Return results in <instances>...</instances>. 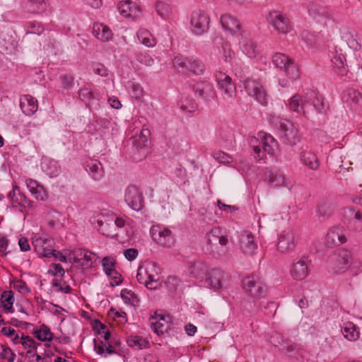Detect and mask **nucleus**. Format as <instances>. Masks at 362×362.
Masks as SVG:
<instances>
[{
    "instance_id": "nucleus-23",
    "label": "nucleus",
    "mask_w": 362,
    "mask_h": 362,
    "mask_svg": "<svg viewBox=\"0 0 362 362\" xmlns=\"http://www.w3.org/2000/svg\"><path fill=\"white\" fill-rule=\"evenodd\" d=\"M20 108L25 115L33 116L38 110V101L29 94L22 95L20 97Z\"/></svg>"
},
{
    "instance_id": "nucleus-19",
    "label": "nucleus",
    "mask_w": 362,
    "mask_h": 362,
    "mask_svg": "<svg viewBox=\"0 0 362 362\" xmlns=\"http://www.w3.org/2000/svg\"><path fill=\"white\" fill-rule=\"evenodd\" d=\"M94 255L83 249H75L69 252V257L76 263L79 264L83 268L91 267L93 263V256Z\"/></svg>"
},
{
    "instance_id": "nucleus-55",
    "label": "nucleus",
    "mask_w": 362,
    "mask_h": 362,
    "mask_svg": "<svg viewBox=\"0 0 362 362\" xmlns=\"http://www.w3.org/2000/svg\"><path fill=\"white\" fill-rule=\"evenodd\" d=\"M48 273L54 276L64 277L65 270L60 264L52 263L49 267Z\"/></svg>"
},
{
    "instance_id": "nucleus-22",
    "label": "nucleus",
    "mask_w": 362,
    "mask_h": 362,
    "mask_svg": "<svg viewBox=\"0 0 362 362\" xmlns=\"http://www.w3.org/2000/svg\"><path fill=\"white\" fill-rule=\"evenodd\" d=\"M240 247L242 252L247 255H254L257 250V244L254 236L249 231H243L240 235Z\"/></svg>"
},
{
    "instance_id": "nucleus-38",
    "label": "nucleus",
    "mask_w": 362,
    "mask_h": 362,
    "mask_svg": "<svg viewBox=\"0 0 362 362\" xmlns=\"http://www.w3.org/2000/svg\"><path fill=\"white\" fill-rule=\"evenodd\" d=\"M220 57L226 62H230L234 57V52L231 49L230 44L222 39L217 43Z\"/></svg>"
},
{
    "instance_id": "nucleus-30",
    "label": "nucleus",
    "mask_w": 362,
    "mask_h": 362,
    "mask_svg": "<svg viewBox=\"0 0 362 362\" xmlns=\"http://www.w3.org/2000/svg\"><path fill=\"white\" fill-rule=\"evenodd\" d=\"M221 23L223 28L228 30L230 33L233 35L240 33V35H243L242 33L240 31V22L231 15L228 13L222 15L221 17Z\"/></svg>"
},
{
    "instance_id": "nucleus-32",
    "label": "nucleus",
    "mask_w": 362,
    "mask_h": 362,
    "mask_svg": "<svg viewBox=\"0 0 362 362\" xmlns=\"http://www.w3.org/2000/svg\"><path fill=\"white\" fill-rule=\"evenodd\" d=\"M42 170L51 177L58 176L61 173V167L57 160L45 158L42 160Z\"/></svg>"
},
{
    "instance_id": "nucleus-26",
    "label": "nucleus",
    "mask_w": 362,
    "mask_h": 362,
    "mask_svg": "<svg viewBox=\"0 0 362 362\" xmlns=\"http://www.w3.org/2000/svg\"><path fill=\"white\" fill-rule=\"evenodd\" d=\"M85 169L94 180H100L104 176V168L102 163L95 159H90L85 163Z\"/></svg>"
},
{
    "instance_id": "nucleus-6",
    "label": "nucleus",
    "mask_w": 362,
    "mask_h": 362,
    "mask_svg": "<svg viewBox=\"0 0 362 362\" xmlns=\"http://www.w3.org/2000/svg\"><path fill=\"white\" fill-rule=\"evenodd\" d=\"M243 86L248 95L254 98L259 104L267 105V94L259 80L247 78L243 81Z\"/></svg>"
},
{
    "instance_id": "nucleus-3",
    "label": "nucleus",
    "mask_w": 362,
    "mask_h": 362,
    "mask_svg": "<svg viewBox=\"0 0 362 362\" xmlns=\"http://www.w3.org/2000/svg\"><path fill=\"white\" fill-rule=\"evenodd\" d=\"M137 281L148 289H155L159 285L160 268L153 262H146L137 270Z\"/></svg>"
},
{
    "instance_id": "nucleus-45",
    "label": "nucleus",
    "mask_w": 362,
    "mask_h": 362,
    "mask_svg": "<svg viewBox=\"0 0 362 362\" xmlns=\"http://www.w3.org/2000/svg\"><path fill=\"white\" fill-rule=\"evenodd\" d=\"M206 272V265L203 262H194L191 267L190 274L197 279L202 280Z\"/></svg>"
},
{
    "instance_id": "nucleus-50",
    "label": "nucleus",
    "mask_w": 362,
    "mask_h": 362,
    "mask_svg": "<svg viewBox=\"0 0 362 362\" xmlns=\"http://www.w3.org/2000/svg\"><path fill=\"white\" fill-rule=\"evenodd\" d=\"M52 286L56 288L57 291L64 293H70L72 291V288L66 281L62 279H54L52 281Z\"/></svg>"
},
{
    "instance_id": "nucleus-34",
    "label": "nucleus",
    "mask_w": 362,
    "mask_h": 362,
    "mask_svg": "<svg viewBox=\"0 0 362 362\" xmlns=\"http://www.w3.org/2000/svg\"><path fill=\"white\" fill-rule=\"evenodd\" d=\"M239 43L243 52L248 57L255 58L259 53L257 45L247 37H243Z\"/></svg>"
},
{
    "instance_id": "nucleus-41",
    "label": "nucleus",
    "mask_w": 362,
    "mask_h": 362,
    "mask_svg": "<svg viewBox=\"0 0 362 362\" xmlns=\"http://www.w3.org/2000/svg\"><path fill=\"white\" fill-rule=\"evenodd\" d=\"M155 8L158 15L163 19H168L172 16L173 11L171 5L166 1H156Z\"/></svg>"
},
{
    "instance_id": "nucleus-27",
    "label": "nucleus",
    "mask_w": 362,
    "mask_h": 362,
    "mask_svg": "<svg viewBox=\"0 0 362 362\" xmlns=\"http://www.w3.org/2000/svg\"><path fill=\"white\" fill-rule=\"evenodd\" d=\"M271 124L281 132L282 136H288L293 133V124L291 121L279 117H273L270 119Z\"/></svg>"
},
{
    "instance_id": "nucleus-28",
    "label": "nucleus",
    "mask_w": 362,
    "mask_h": 362,
    "mask_svg": "<svg viewBox=\"0 0 362 362\" xmlns=\"http://www.w3.org/2000/svg\"><path fill=\"white\" fill-rule=\"evenodd\" d=\"M8 197L13 204L24 208H32L33 202L23 194L17 186H14L13 190L8 194Z\"/></svg>"
},
{
    "instance_id": "nucleus-33",
    "label": "nucleus",
    "mask_w": 362,
    "mask_h": 362,
    "mask_svg": "<svg viewBox=\"0 0 362 362\" xmlns=\"http://www.w3.org/2000/svg\"><path fill=\"white\" fill-rule=\"evenodd\" d=\"M310 263V260L305 255H303L296 262V280H303L306 278L309 274L308 265Z\"/></svg>"
},
{
    "instance_id": "nucleus-4",
    "label": "nucleus",
    "mask_w": 362,
    "mask_h": 362,
    "mask_svg": "<svg viewBox=\"0 0 362 362\" xmlns=\"http://www.w3.org/2000/svg\"><path fill=\"white\" fill-rule=\"evenodd\" d=\"M206 251L215 257H221L225 254L223 248L228 243V238L221 234L219 228H212L206 236Z\"/></svg>"
},
{
    "instance_id": "nucleus-59",
    "label": "nucleus",
    "mask_w": 362,
    "mask_h": 362,
    "mask_svg": "<svg viewBox=\"0 0 362 362\" xmlns=\"http://www.w3.org/2000/svg\"><path fill=\"white\" fill-rule=\"evenodd\" d=\"M136 59L139 62L148 66L154 64V59L147 53H139L136 55Z\"/></svg>"
},
{
    "instance_id": "nucleus-56",
    "label": "nucleus",
    "mask_w": 362,
    "mask_h": 362,
    "mask_svg": "<svg viewBox=\"0 0 362 362\" xmlns=\"http://www.w3.org/2000/svg\"><path fill=\"white\" fill-rule=\"evenodd\" d=\"M23 345L25 349H28V353H31L30 349L35 348V341L29 336H25L22 334L20 337V343Z\"/></svg>"
},
{
    "instance_id": "nucleus-31",
    "label": "nucleus",
    "mask_w": 362,
    "mask_h": 362,
    "mask_svg": "<svg viewBox=\"0 0 362 362\" xmlns=\"http://www.w3.org/2000/svg\"><path fill=\"white\" fill-rule=\"evenodd\" d=\"M25 182L28 190L36 199L44 201L47 199V195L45 188L36 180L33 179H27Z\"/></svg>"
},
{
    "instance_id": "nucleus-58",
    "label": "nucleus",
    "mask_w": 362,
    "mask_h": 362,
    "mask_svg": "<svg viewBox=\"0 0 362 362\" xmlns=\"http://www.w3.org/2000/svg\"><path fill=\"white\" fill-rule=\"evenodd\" d=\"M121 296L126 302H129L131 304H134L137 300L136 295L132 291L127 288L122 290Z\"/></svg>"
},
{
    "instance_id": "nucleus-62",
    "label": "nucleus",
    "mask_w": 362,
    "mask_h": 362,
    "mask_svg": "<svg viewBox=\"0 0 362 362\" xmlns=\"http://www.w3.org/2000/svg\"><path fill=\"white\" fill-rule=\"evenodd\" d=\"M62 87L64 89H69L74 85V77L71 75L65 74L62 75L59 77Z\"/></svg>"
},
{
    "instance_id": "nucleus-2",
    "label": "nucleus",
    "mask_w": 362,
    "mask_h": 362,
    "mask_svg": "<svg viewBox=\"0 0 362 362\" xmlns=\"http://www.w3.org/2000/svg\"><path fill=\"white\" fill-rule=\"evenodd\" d=\"M250 142L256 154L255 158L259 160L266 158L267 154L273 156L278 149V144L275 139L264 132H259L258 139L252 138Z\"/></svg>"
},
{
    "instance_id": "nucleus-9",
    "label": "nucleus",
    "mask_w": 362,
    "mask_h": 362,
    "mask_svg": "<svg viewBox=\"0 0 362 362\" xmlns=\"http://www.w3.org/2000/svg\"><path fill=\"white\" fill-rule=\"evenodd\" d=\"M309 16L317 23L326 25L328 20L332 18L329 8L320 1H313L308 4Z\"/></svg>"
},
{
    "instance_id": "nucleus-16",
    "label": "nucleus",
    "mask_w": 362,
    "mask_h": 362,
    "mask_svg": "<svg viewBox=\"0 0 362 362\" xmlns=\"http://www.w3.org/2000/svg\"><path fill=\"white\" fill-rule=\"evenodd\" d=\"M151 327L158 335L163 334L171 329V317L169 315L155 313L149 318Z\"/></svg>"
},
{
    "instance_id": "nucleus-7",
    "label": "nucleus",
    "mask_w": 362,
    "mask_h": 362,
    "mask_svg": "<svg viewBox=\"0 0 362 362\" xmlns=\"http://www.w3.org/2000/svg\"><path fill=\"white\" fill-rule=\"evenodd\" d=\"M209 17L204 11L196 10L192 13L190 28L194 34L202 35L206 33L209 28Z\"/></svg>"
},
{
    "instance_id": "nucleus-21",
    "label": "nucleus",
    "mask_w": 362,
    "mask_h": 362,
    "mask_svg": "<svg viewBox=\"0 0 362 362\" xmlns=\"http://www.w3.org/2000/svg\"><path fill=\"white\" fill-rule=\"evenodd\" d=\"M347 107L356 114L362 113V94L355 89H349L344 96Z\"/></svg>"
},
{
    "instance_id": "nucleus-52",
    "label": "nucleus",
    "mask_w": 362,
    "mask_h": 362,
    "mask_svg": "<svg viewBox=\"0 0 362 362\" xmlns=\"http://www.w3.org/2000/svg\"><path fill=\"white\" fill-rule=\"evenodd\" d=\"M12 286L15 290L23 294L30 293L31 292L27 284L21 279L13 281Z\"/></svg>"
},
{
    "instance_id": "nucleus-49",
    "label": "nucleus",
    "mask_w": 362,
    "mask_h": 362,
    "mask_svg": "<svg viewBox=\"0 0 362 362\" xmlns=\"http://www.w3.org/2000/svg\"><path fill=\"white\" fill-rule=\"evenodd\" d=\"M205 66L203 62L199 59H190L188 62L187 70L195 74H202L204 73Z\"/></svg>"
},
{
    "instance_id": "nucleus-48",
    "label": "nucleus",
    "mask_w": 362,
    "mask_h": 362,
    "mask_svg": "<svg viewBox=\"0 0 362 362\" xmlns=\"http://www.w3.org/2000/svg\"><path fill=\"white\" fill-rule=\"evenodd\" d=\"M333 211L332 205L327 202L323 201L320 202L316 209L317 216L320 218H326L332 214Z\"/></svg>"
},
{
    "instance_id": "nucleus-40",
    "label": "nucleus",
    "mask_w": 362,
    "mask_h": 362,
    "mask_svg": "<svg viewBox=\"0 0 362 362\" xmlns=\"http://www.w3.org/2000/svg\"><path fill=\"white\" fill-rule=\"evenodd\" d=\"M127 343L129 346L137 350L148 349L150 347L149 341L139 335L129 336L127 338Z\"/></svg>"
},
{
    "instance_id": "nucleus-11",
    "label": "nucleus",
    "mask_w": 362,
    "mask_h": 362,
    "mask_svg": "<svg viewBox=\"0 0 362 362\" xmlns=\"http://www.w3.org/2000/svg\"><path fill=\"white\" fill-rule=\"evenodd\" d=\"M124 201L131 209L136 211L141 210L144 206L143 193L136 185H129L126 188Z\"/></svg>"
},
{
    "instance_id": "nucleus-46",
    "label": "nucleus",
    "mask_w": 362,
    "mask_h": 362,
    "mask_svg": "<svg viewBox=\"0 0 362 362\" xmlns=\"http://www.w3.org/2000/svg\"><path fill=\"white\" fill-rule=\"evenodd\" d=\"M34 335L42 341H50L53 339L52 332L45 325H40L39 329L35 330Z\"/></svg>"
},
{
    "instance_id": "nucleus-51",
    "label": "nucleus",
    "mask_w": 362,
    "mask_h": 362,
    "mask_svg": "<svg viewBox=\"0 0 362 362\" xmlns=\"http://www.w3.org/2000/svg\"><path fill=\"white\" fill-rule=\"evenodd\" d=\"M78 97L81 100L87 103L95 98V95L93 90L88 87H83L78 90Z\"/></svg>"
},
{
    "instance_id": "nucleus-20",
    "label": "nucleus",
    "mask_w": 362,
    "mask_h": 362,
    "mask_svg": "<svg viewBox=\"0 0 362 362\" xmlns=\"http://www.w3.org/2000/svg\"><path fill=\"white\" fill-rule=\"evenodd\" d=\"M35 250L44 257H50L54 251V241L52 238L40 236L33 241Z\"/></svg>"
},
{
    "instance_id": "nucleus-17",
    "label": "nucleus",
    "mask_w": 362,
    "mask_h": 362,
    "mask_svg": "<svg viewBox=\"0 0 362 362\" xmlns=\"http://www.w3.org/2000/svg\"><path fill=\"white\" fill-rule=\"evenodd\" d=\"M343 216L349 227L354 230H362V212L353 206L344 208Z\"/></svg>"
},
{
    "instance_id": "nucleus-57",
    "label": "nucleus",
    "mask_w": 362,
    "mask_h": 362,
    "mask_svg": "<svg viewBox=\"0 0 362 362\" xmlns=\"http://www.w3.org/2000/svg\"><path fill=\"white\" fill-rule=\"evenodd\" d=\"M302 39L308 47H312L315 44L317 37L308 30H303L302 33Z\"/></svg>"
},
{
    "instance_id": "nucleus-39",
    "label": "nucleus",
    "mask_w": 362,
    "mask_h": 362,
    "mask_svg": "<svg viewBox=\"0 0 362 362\" xmlns=\"http://www.w3.org/2000/svg\"><path fill=\"white\" fill-rule=\"evenodd\" d=\"M302 163L311 170H317L319 167V160L317 156L311 151H303L300 154Z\"/></svg>"
},
{
    "instance_id": "nucleus-8",
    "label": "nucleus",
    "mask_w": 362,
    "mask_h": 362,
    "mask_svg": "<svg viewBox=\"0 0 362 362\" xmlns=\"http://www.w3.org/2000/svg\"><path fill=\"white\" fill-rule=\"evenodd\" d=\"M90 221L103 235L113 237L117 235L115 231L113 219L110 214H98L96 217H92Z\"/></svg>"
},
{
    "instance_id": "nucleus-42",
    "label": "nucleus",
    "mask_w": 362,
    "mask_h": 362,
    "mask_svg": "<svg viewBox=\"0 0 362 362\" xmlns=\"http://www.w3.org/2000/svg\"><path fill=\"white\" fill-rule=\"evenodd\" d=\"M137 37L140 42L148 47L156 45V40L152 34L146 29L141 28L137 32Z\"/></svg>"
},
{
    "instance_id": "nucleus-63",
    "label": "nucleus",
    "mask_w": 362,
    "mask_h": 362,
    "mask_svg": "<svg viewBox=\"0 0 362 362\" xmlns=\"http://www.w3.org/2000/svg\"><path fill=\"white\" fill-rule=\"evenodd\" d=\"M92 69L94 74L100 76H107L108 75V70L102 64L96 63L93 64Z\"/></svg>"
},
{
    "instance_id": "nucleus-43",
    "label": "nucleus",
    "mask_w": 362,
    "mask_h": 362,
    "mask_svg": "<svg viewBox=\"0 0 362 362\" xmlns=\"http://www.w3.org/2000/svg\"><path fill=\"white\" fill-rule=\"evenodd\" d=\"M94 350L98 354H103L107 353L108 354H113L115 350L112 344L107 341H103L100 339H94Z\"/></svg>"
},
{
    "instance_id": "nucleus-29",
    "label": "nucleus",
    "mask_w": 362,
    "mask_h": 362,
    "mask_svg": "<svg viewBox=\"0 0 362 362\" xmlns=\"http://www.w3.org/2000/svg\"><path fill=\"white\" fill-rule=\"evenodd\" d=\"M195 94L204 100L214 98L215 91L213 86L207 81H199L194 85Z\"/></svg>"
},
{
    "instance_id": "nucleus-5",
    "label": "nucleus",
    "mask_w": 362,
    "mask_h": 362,
    "mask_svg": "<svg viewBox=\"0 0 362 362\" xmlns=\"http://www.w3.org/2000/svg\"><path fill=\"white\" fill-rule=\"evenodd\" d=\"M205 281L207 286L216 292H221L229 286L228 274L219 269H212L208 271L206 274Z\"/></svg>"
},
{
    "instance_id": "nucleus-54",
    "label": "nucleus",
    "mask_w": 362,
    "mask_h": 362,
    "mask_svg": "<svg viewBox=\"0 0 362 362\" xmlns=\"http://www.w3.org/2000/svg\"><path fill=\"white\" fill-rule=\"evenodd\" d=\"M189 60L190 59L185 58L182 56H177L173 59V65L178 70H187L188 62H189Z\"/></svg>"
},
{
    "instance_id": "nucleus-12",
    "label": "nucleus",
    "mask_w": 362,
    "mask_h": 362,
    "mask_svg": "<svg viewBox=\"0 0 362 362\" xmlns=\"http://www.w3.org/2000/svg\"><path fill=\"white\" fill-rule=\"evenodd\" d=\"M352 253L351 251L341 249L334 255V258L330 259L331 268L334 273L345 272L352 262Z\"/></svg>"
},
{
    "instance_id": "nucleus-44",
    "label": "nucleus",
    "mask_w": 362,
    "mask_h": 362,
    "mask_svg": "<svg viewBox=\"0 0 362 362\" xmlns=\"http://www.w3.org/2000/svg\"><path fill=\"white\" fill-rule=\"evenodd\" d=\"M1 300L2 306L6 313H13L14 295L13 291H4L1 296Z\"/></svg>"
},
{
    "instance_id": "nucleus-36",
    "label": "nucleus",
    "mask_w": 362,
    "mask_h": 362,
    "mask_svg": "<svg viewBox=\"0 0 362 362\" xmlns=\"http://www.w3.org/2000/svg\"><path fill=\"white\" fill-rule=\"evenodd\" d=\"M341 332L344 337L349 341H355L360 337L358 328L351 322H346L341 327Z\"/></svg>"
},
{
    "instance_id": "nucleus-53",
    "label": "nucleus",
    "mask_w": 362,
    "mask_h": 362,
    "mask_svg": "<svg viewBox=\"0 0 362 362\" xmlns=\"http://www.w3.org/2000/svg\"><path fill=\"white\" fill-rule=\"evenodd\" d=\"M1 332L4 335L9 337L11 338V341L15 344L20 343V337L16 333V331L14 329H13L11 327H5L1 329Z\"/></svg>"
},
{
    "instance_id": "nucleus-35",
    "label": "nucleus",
    "mask_w": 362,
    "mask_h": 362,
    "mask_svg": "<svg viewBox=\"0 0 362 362\" xmlns=\"http://www.w3.org/2000/svg\"><path fill=\"white\" fill-rule=\"evenodd\" d=\"M93 33L95 37L103 42H107L112 37V31L108 26L100 23L93 25Z\"/></svg>"
},
{
    "instance_id": "nucleus-1",
    "label": "nucleus",
    "mask_w": 362,
    "mask_h": 362,
    "mask_svg": "<svg viewBox=\"0 0 362 362\" xmlns=\"http://www.w3.org/2000/svg\"><path fill=\"white\" fill-rule=\"evenodd\" d=\"M313 110L318 114H326L329 110V105L317 90L307 86L296 94V112L301 113L306 117Z\"/></svg>"
},
{
    "instance_id": "nucleus-64",
    "label": "nucleus",
    "mask_w": 362,
    "mask_h": 362,
    "mask_svg": "<svg viewBox=\"0 0 362 362\" xmlns=\"http://www.w3.org/2000/svg\"><path fill=\"white\" fill-rule=\"evenodd\" d=\"M102 266L105 273L115 269V261L112 257H105L102 259Z\"/></svg>"
},
{
    "instance_id": "nucleus-15",
    "label": "nucleus",
    "mask_w": 362,
    "mask_h": 362,
    "mask_svg": "<svg viewBox=\"0 0 362 362\" xmlns=\"http://www.w3.org/2000/svg\"><path fill=\"white\" fill-rule=\"evenodd\" d=\"M153 240L163 247H170L174 243L172 231L161 226H153L151 229Z\"/></svg>"
},
{
    "instance_id": "nucleus-24",
    "label": "nucleus",
    "mask_w": 362,
    "mask_h": 362,
    "mask_svg": "<svg viewBox=\"0 0 362 362\" xmlns=\"http://www.w3.org/2000/svg\"><path fill=\"white\" fill-rule=\"evenodd\" d=\"M117 9L124 17L138 18L141 15L139 6L131 0L119 1L117 4Z\"/></svg>"
},
{
    "instance_id": "nucleus-14",
    "label": "nucleus",
    "mask_w": 362,
    "mask_h": 362,
    "mask_svg": "<svg viewBox=\"0 0 362 362\" xmlns=\"http://www.w3.org/2000/svg\"><path fill=\"white\" fill-rule=\"evenodd\" d=\"M346 240L344 228L336 226L328 229L325 238V245L327 247L332 248L345 243Z\"/></svg>"
},
{
    "instance_id": "nucleus-37",
    "label": "nucleus",
    "mask_w": 362,
    "mask_h": 362,
    "mask_svg": "<svg viewBox=\"0 0 362 362\" xmlns=\"http://www.w3.org/2000/svg\"><path fill=\"white\" fill-rule=\"evenodd\" d=\"M332 66L336 74L339 76H344L346 74L348 70L345 64L346 59L342 54H336L332 59Z\"/></svg>"
},
{
    "instance_id": "nucleus-25",
    "label": "nucleus",
    "mask_w": 362,
    "mask_h": 362,
    "mask_svg": "<svg viewBox=\"0 0 362 362\" xmlns=\"http://www.w3.org/2000/svg\"><path fill=\"white\" fill-rule=\"evenodd\" d=\"M272 62L277 68L283 70L286 75L292 76L293 62L286 55L282 53H276L272 57Z\"/></svg>"
},
{
    "instance_id": "nucleus-10",
    "label": "nucleus",
    "mask_w": 362,
    "mask_h": 362,
    "mask_svg": "<svg viewBox=\"0 0 362 362\" xmlns=\"http://www.w3.org/2000/svg\"><path fill=\"white\" fill-rule=\"evenodd\" d=\"M268 23L279 33L286 34L291 30V25L287 16L277 11L269 13L267 17Z\"/></svg>"
},
{
    "instance_id": "nucleus-18",
    "label": "nucleus",
    "mask_w": 362,
    "mask_h": 362,
    "mask_svg": "<svg viewBox=\"0 0 362 362\" xmlns=\"http://www.w3.org/2000/svg\"><path fill=\"white\" fill-rule=\"evenodd\" d=\"M215 76L221 91L228 98H233L236 93V87L231 78L222 71L217 72Z\"/></svg>"
},
{
    "instance_id": "nucleus-47",
    "label": "nucleus",
    "mask_w": 362,
    "mask_h": 362,
    "mask_svg": "<svg viewBox=\"0 0 362 362\" xmlns=\"http://www.w3.org/2000/svg\"><path fill=\"white\" fill-rule=\"evenodd\" d=\"M178 105L182 111L185 112H194L197 109V103L189 97L182 98Z\"/></svg>"
},
{
    "instance_id": "nucleus-13",
    "label": "nucleus",
    "mask_w": 362,
    "mask_h": 362,
    "mask_svg": "<svg viewBox=\"0 0 362 362\" xmlns=\"http://www.w3.org/2000/svg\"><path fill=\"white\" fill-rule=\"evenodd\" d=\"M243 288L253 298L264 297L267 292V287L258 277L250 276L245 277L243 281Z\"/></svg>"
},
{
    "instance_id": "nucleus-60",
    "label": "nucleus",
    "mask_w": 362,
    "mask_h": 362,
    "mask_svg": "<svg viewBox=\"0 0 362 362\" xmlns=\"http://www.w3.org/2000/svg\"><path fill=\"white\" fill-rule=\"evenodd\" d=\"M132 139V143L136 148L145 146L148 141L147 137L144 134L143 132H141L139 136H133Z\"/></svg>"
},
{
    "instance_id": "nucleus-61",
    "label": "nucleus",
    "mask_w": 362,
    "mask_h": 362,
    "mask_svg": "<svg viewBox=\"0 0 362 362\" xmlns=\"http://www.w3.org/2000/svg\"><path fill=\"white\" fill-rule=\"evenodd\" d=\"M214 158L221 163H230L232 162V158L223 151H218L214 153Z\"/></svg>"
}]
</instances>
